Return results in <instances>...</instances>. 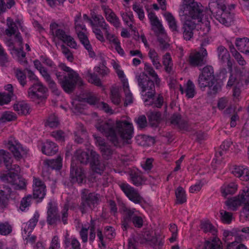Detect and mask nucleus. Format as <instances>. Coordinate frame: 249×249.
Returning a JSON list of instances; mask_svg holds the SVG:
<instances>
[{
  "mask_svg": "<svg viewBox=\"0 0 249 249\" xmlns=\"http://www.w3.org/2000/svg\"><path fill=\"white\" fill-rule=\"evenodd\" d=\"M221 242L217 237L205 242L204 249H222Z\"/></svg>",
  "mask_w": 249,
  "mask_h": 249,
  "instance_id": "36",
  "label": "nucleus"
},
{
  "mask_svg": "<svg viewBox=\"0 0 249 249\" xmlns=\"http://www.w3.org/2000/svg\"><path fill=\"white\" fill-rule=\"evenodd\" d=\"M232 174L241 180L248 181L249 180V169L244 166H235L232 171Z\"/></svg>",
  "mask_w": 249,
  "mask_h": 249,
  "instance_id": "25",
  "label": "nucleus"
},
{
  "mask_svg": "<svg viewBox=\"0 0 249 249\" xmlns=\"http://www.w3.org/2000/svg\"><path fill=\"white\" fill-rule=\"evenodd\" d=\"M69 209V204L65 203L61 211L60 216L56 204L53 201H50L48 204L46 220L48 224L50 226H56L57 223H60L61 221L64 225L67 224Z\"/></svg>",
  "mask_w": 249,
  "mask_h": 249,
  "instance_id": "4",
  "label": "nucleus"
},
{
  "mask_svg": "<svg viewBox=\"0 0 249 249\" xmlns=\"http://www.w3.org/2000/svg\"><path fill=\"white\" fill-rule=\"evenodd\" d=\"M147 115L149 122L152 125H156L161 120V114L159 111H149Z\"/></svg>",
  "mask_w": 249,
  "mask_h": 249,
  "instance_id": "41",
  "label": "nucleus"
},
{
  "mask_svg": "<svg viewBox=\"0 0 249 249\" xmlns=\"http://www.w3.org/2000/svg\"><path fill=\"white\" fill-rule=\"evenodd\" d=\"M87 77L89 82L97 86L100 87L102 86L101 80L96 74L89 72L87 74Z\"/></svg>",
  "mask_w": 249,
  "mask_h": 249,
  "instance_id": "58",
  "label": "nucleus"
},
{
  "mask_svg": "<svg viewBox=\"0 0 249 249\" xmlns=\"http://www.w3.org/2000/svg\"><path fill=\"white\" fill-rule=\"evenodd\" d=\"M200 228L205 233L210 232L214 235L216 232L215 228L209 221H202Z\"/></svg>",
  "mask_w": 249,
  "mask_h": 249,
  "instance_id": "47",
  "label": "nucleus"
},
{
  "mask_svg": "<svg viewBox=\"0 0 249 249\" xmlns=\"http://www.w3.org/2000/svg\"><path fill=\"white\" fill-rule=\"evenodd\" d=\"M100 195L95 193H89L88 190L82 191L81 202L79 209L82 214L86 213L89 210H93L99 203Z\"/></svg>",
  "mask_w": 249,
  "mask_h": 249,
  "instance_id": "7",
  "label": "nucleus"
},
{
  "mask_svg": "<svg viewBox=\"0 0 249 249\" xmlns=\"http://www.w3.org/2000/svg\"><path fill=\"white\" fill-rule=\"evenodd\" d=\"M46 189L33 188V198L36 199L37 202H40L46 195Z\"/></svg>",
  "mask_w": 249,
  "mask_h": 249,
  "instance_id": "53",
  "label": "nucleus"
},
{
  "mask_svg": "<svg viewBox=\"0 0 249 249\" xmlns=\"http://www.w3.org/2000/svg\"><path fill=\"white\" fill-rule=\"evenodd\" d=\"M59 67L61 70L67 72V74L62 73L57 71H54L59 83L65 92L71 93L74 90L77 84L79 86L83 85L81 77L73 70L67 66L64 63H60Z\"/></svg>",
  "mask_w": 249,
  "mask_h": 249,
  "instance_id": "2",
  "label": "nucleus"
},
{
  "mask_svg": "<svg viewBox=\"0 0 249 249\" xmlns=\"http://www.w3.org/2000/svg\"><path fill=\"white\" fill-rule=\"evenodd\" d=\"M9 62L8 55L3 47L0 48V65L1 66H5Z\"/></svg>",
  "mask_w": 249,
  "mask_h": 249,
  "instance_id": "64",
  "label": "nucleus"
},
{
  "mask_svg": "<svg viewBox=\"0 0 249 249\" xmlns=\"http://www.w3.org/2000/svg\"><path fill=\"white\" fill-rule=\"evenodd\" d=\"M96 127L116 147L121 146L122 140H130L134 135L132 124L126 120L117 121L115 125L109 122H103L97 124Z\"/></svg>",
  "mask_w": 249,
  "mask_h": 249,
  "instance_id": "1",
  "label": "nucleus"
},
{
  "mask_svg": "<svg viewBox=\"0 0 249 249\" xmlns=\"http://www.w3.org/2000/svg\"><path fill=\"white\" fill-rule=\"evenodd\" d=\"M119 187L130 200L135 204H141L143 201V198L138 190L128 183H121Z\"/></svg>",
  "mask_w": 249,
  "mask_h": 249,
  "instance_id": "11",
  "label": "nucleus"
},
{
  "mask_svg": "<svg viewBox=\"0 0 249 249\" xmlns=\"http://www.w3.org/2000/svg\"><path fill=\"white\" fill-rule=\"evenodd\" d=\"M122 227L124 231H126L132 223L135 227L141 228L143 226V219L142 214L135 208H131L125 206L121 209Z\"/></svg>",
  "mask_w": 249,
  "mask_h": 249,
  "instance_id": "3",
  "label": "nucleus"
},
{
  "mask_svg": "<svg viewBox=\"0 0 249 249\" xmlns=\"http://www.w3.org/2000/svg\"><path fill=\"white\" fill-rule=\"evenodd\" d=\"M42 76L44 78V80L48 83L49 87L53 89H55L56 87V85L55 82L52 79L51 75L49 73L46 68H44L39 71Z\"/></svg>",
  "mask_w": 249,
  "mask_h": 249,
  "instance_id": "42",
  "label": "nucleus"
},
{
  "mask_svg": "<svg viewBox=\"0 0 249 249\" xmlns=\"http://www.w3.org/2000/svg\"><path fill=\"white\" fill-rule=\"evenodd\" d=\"M59 124L58 118L54 114H52L49 117L46 123V125L51 128H54L57 127Z\"/></svg>",
  "mask_w": 249,
  "mask_h": 249,
  "instance_id": "62",
  "label": "nucleus"
},
{
  "mask_svg": "<svg viewBox=\"0 0 249 249\" xmlns=\"http://www.w3.org/2000/svg\"><path fill=\"white\" fill-rule=\"evenodd\" d=\"M47 90V89L40 82H37L28 89V96L34 100L41 99Z\"/></svg>",
  "mask_w": 249,
  "mask_h": 249,
  "instance_id": "15",
  "label": "nucleus"
},
{
  "mask_svg": "<svg viewBox=\"0 0 249 249\" xmlns=\"http://www.w3.org/2000/svg\"><path fill=\"white\" fill-rule=\"evenodd\" d=\"M40 214L38 212H36L32 218H31L29 221L26 223V226L24 228L22 234L25 237V234L28 232V234H30L33 231V230L36 227L37 222L38 221Z\"/></svg>",
  "mask_w": 249,
  "mask_h": 249,
  "instance_id": "28",
  "label": "nucleus"
},
{
  "mask_svg": "<svg viewBox=\"0 0 249 249\" xmlns=\"http://www.w3.org/2000/svg\"><path fill=\"white\" fill-rule=\"evenodd\" d=\"M214 16L217 20L226 26L231 25L232 21V16L227 10L217 11Z\"/></svg>",
  "mask_w": 249,
  "mask_h": 249,
  "instance_id": "18",
  "label": "nucleus"
},
{
  "mask_svg": "<svg viewBox=\"0 0 249 249\" xmlns=\"http://www.w3.org/2000/svg\"><path fill=\"white\" fill-rule=\"evenodd\" d=\"M110 93L112 102L116 105H119L121 103V97L118 89L116 88H113L111 89Z\"/></svg>",
  "mask_w": 249,
  "mask_h": 249,
  "instance_id": "51",
  "label": "nucleus"
},
{
  "mask_svg": "<svg viewBox=\"0 0 249 249\" xmlns=\"http://www.w3.org/2000/svg\"><path fill=\"white\" fill-rule=\"evenodd\" d=\"M144 70L154 79L156 86L159 87L161 80L153 67L149 63L146 62L144 63Z\"/></svg>",
  "mask_w": 249,
  "mask_h": 249,
  "instance_id": "32",
  "label": "nucleus"
},
{
  "mask_svg": "<svg viewBox=\"0 0 249 249\" xmlns=\"http://www.w3.org/2000/svg\"><path fill=\"white\" fill-rule=\"evenodd\" d=\"M18 174L14 172H9L7 174H3L0 176L1 180L10 183L12 185L18 183Z\"/></svg>",
  "mask_w": 249,
  "mask_h": 249,
  "instance_id": "35",
  "label": "nucleus"
},
{
  "mask_svg": "<svg viewBox=\"0 0 249 249\" xmlns=\"http://www.w3.org/2000/svg\"><path fill=\"white\" fill-rule=\"evenodd\" d=\"M143 237L145 241L149 242L151 245H156L158 242V238L150 231H145L143 234Z\"/></svg>",
  "mask_w": 249,
  "mask_h": 249,
  "instance_id": "57",
  "label": "nucleus"
},
{
  "mask_svg": "<svg viewBox=\"0 0 249 249\" xmlns=\"http://www.w3.org/2000/svg\"><path fill=\"white\" fill-rule=\"evenodd\" d=\"M197 85L202 91H204L206 88L208 87L210 90L208 94L210 95L215 94L221 89V86L216 78L206 77L201 74L198 76Z\"/></svg>",
  "mask_w": 249,
  "mask_h": 249,
  "instance_id": "10",
  "label": "nucleus"
},
{
  "mask_svg": "<svg viewBox=\"0 0 249 249\" xmlns=\"http://www.w3.org/2000/svg\"><path fill=\"white\" fill-rule=\"evenodd\" d=\"M0 165L3 163L5 167H10L11 162H13V158L11 154L8 151L3 150H0Z\"/></svg>",
  "mask_w": 249,
  "mask_h": 249,
  "instance_id": "34",
  "label": "nucleus"
},
{
  "mask_svg": "<svg viewBox=\"0 0 249 249\" xmlns=\"http://www.w3.org/2000/svg\"><path fill=\"white\" fill-rule=\"evenodd\" d=\"M90 15L92 18L90 25L93 33L97 40L101 42H105V38L102 31L106 32V31L109 30V25L107 23L102 15L97 14L94 10L90 11Z\"/></svg>",
  "mask_w": 249,
  "mask_h": 249,
  "instance_id": "6",
  "label": "nucleus"
},
{
  "mask_svg": "<svg viewBox=\"0 0 249 249\" xmlns=\"http://www.w3.org/2000/svg\"><path fill=\"white\" fill-rule=\"evenodd\" d=\"M139 87L142 93L146 92L145 95L149 98H152L155 93L154 82L148 78L144 72H142L136 76Z\"/></svg>",
  "mask_w": 249,
  "mask_h": 249,
  "instance_id": "9",
  "label": "nucleus"
},
{
  "mask_svg": "<svg viewBox=\"0 0 249 249\" xmlns=\"http://www.w3.org/2000/svg\"><path fill=\"white\" fill-rule=\"evenodd\" d=\"M235 45L239 51L249 55V39L248 38H236Z\"/></svg>",
  "mask_w": 249,
  "mask_h": 249,
  "instance_id": "30",
  "label": "nucleus"
},
{
  "mask_svg": "<svg viewBox=\"0 0 249 249\" xmlns=\"http://www.w3.org/2000/svg\"><path fill=\"white\" fill-rule=\"evenodd\" d=\"M200 74L206 77H211L213 78H215L214 75L213 69L211 66H206L204 67L201 70V72Z\"/></svg>",
  "mask_w": 249,
  "mask_h": 249,
  "instance_id": "61",
  "label": "nucleus"
},
{
  "mask_svg": "<svg viewBox=\"0 0 249 249\" xmlns=\"http://www.w3.org/2000/svg\"><path fill=\"white\" fill-rule=\"evenodd\" d=\"M13 227L8 222H0V235L7 236L12 231Z\"/></svg>",
  "mask_w": 249,
  "mask_h": 249,
  "instance_id": "48",
  "label": "nucleus"
},
{
  "mask_svg": "<svg viewBox=\"0 0 249 249\" xmlns=\"http://www.w3.org/2000/svg\"><path fill=\"white\" fill-rule=\"evenodd\" d=\"M186 87V96L188 98H192L196 94V92L195 89V86L192 81L188 80L187 83L185 85Z\"/></svg>",
  "mask_w": 249,
  "mask_h": 249,
  "instance_id": "44",
  "label": "nucleus"
},
{
  "mask_svg": "<svg viewBox=\"0 0 249 249\" xmlns=\"http://www.w3.org/2000/svg\"><path fill=\"white\" fill-rule=\"evenodd\" d=\"M135 122L140 129L145 128L147 126V122L146 117L144 115L139 116L135 119Z\"/></svg>",
  "mask_w": 249,
  "mask_h": 249,
  "instance_id": "63",
  "label": "nucleus"
},
{
  "mask_svg": "<svg viewBox=\"0 0 249 249\" xmlns=\"http://www.w3.org/2000/svg\"><path fill=\"white\" fill-rule=\"evenodd\" d=\"M32 199V196L31 195L24 197L20 201L19 209L22 211H25L30 206Z\"/></svg>",
  "mask_w": 249,
  "mask_h": 249,
  "instance_id": "54",
  "label": "nucleus"
},
{
  "mask_svg": "<svg viewBox=\"0 0 249 249\" xmlns=\"http://www.w3.org/2000/svg\"><path fill=\"white\" fill-rule=\"evenodd\" d=\"M62 158L58 156L56 159L46 160V164L52 169L60 170L62 166Z\"/></svg>",
  "mask_w": 249,
  "mask_h": 249,
  "instance_id": "37",
  "label": "nucleus"
},
{
  "mask_svg": "<svg viewBox=\"0 0 249 249\" xmlns=\"http://www.w3.org/2000/svg\"><path fill=\"white\" fill-rule=\"evenodd\" d=\"M220 220L222 223L226 224H230L233 219V213L227 212L224 210H221L219 211Z\"/></svg>",
  "mask_w": 249,
  "mask_h": 249,
  "instance_id": "46",
  "label": "nucleus"
},
{
  "mask_svg": "<svg viewBox=\"0 0 249 249\" xmlns=\"http://www.w3.org/2000/svg\"><path fill=\"white\" fill-rule=\"evenodd\" d=\"M86 178L83 169L80 167L74 166L73 163L71 164L70 171V181L72 183H82Z\"/></svg>",
  "mask_w": 249,
  "mask_h": 249,
  "instance_id": "16",
  "label": "nucleus"
},
{
  "mask_svg": "<svg viewBox=\"0 0 249 249\" xmlns=\"http://www.w3.org/2000/svg\"><path fill=\"white\" fill-rule=\"evenodd\" d=\"M162 64L164 70L169 75L174 74V64L171 55L169 53H166L162 57Z\"/></svg>",
  "mask_w": 249,
  "mask_h": 249,
  "instance_id": "22",
  "label": "nucleus"
},
{
  "mask_svg": "<svg viewBox=\"0 0 249 249\" xmlns=\"http://www.w3.org/2000/svg\"><path fill=\"white\" fill-rule=\"evenodd\" d=\"M102 9L104 12L107 20L112 24L115 27H119L121 23L119 18L117 17L115 13L105 5H103L102 6Z\"/></svg>",
  "mask_w": 249,
  "mask_h": 249,
  "instance_id": "20",
  "label": "nucleus"
},
{
  "mask_svg": "<svg viewBox=\"0 0 249 249\" xmlns=\"http://www.w3.org/2000/svg\"><path fill=\"white\" fill-rule=\"evenodd\" d=\"M184 9L185 15L197 22L202 21L204 11L203 7L194 0H185Z\"/></svg>",
  "mask_w": 249,
  "mask_h": 249,
  "instance_id": "8",
  "label": "nucleus"
},
{
  "mask_svg": "<svg viewBox=\"0 0 249 249\" xmlns=\"http://www.w3.org/2000/svg\"><path fill=\"white\" fill-rule=\"evenodd\" d=\"M151 25L153 27V30L157 34L162 35L165 33V30L163 27L159 20L152 23Z\"/></svg>",
  "mask_w": 249,
  "mask_h": 249,
  "instance_id": "59",
  "label": "nucleus"
},
{
  "mask_svg": "<svg viewBox=\"0 0 249 249\" xmlns=\"http://www.w3.org/2000/svg\"><path fill=\"white\" fill-rule=\"evenodd\" d=\"M100 65L95 67V71L102 76H107L109 72V69L106 67V61L103 56H100Z\"/></svg>",
  "mask_w": 249,
  "mask_h": 249,
  "instance_id": "40",
  "label": "nucleus"
},
{
  "mask_svg": "<svg viewBox=\"0 0 249 249\" xmlns=\"http://www.w3.org/2000/svg\"><path fill=\"white\" fill-rule=\"evenodd\" d=\"M208 53L206 49L202 52H197L190 53L188 62L193 67H199L206 63V58Z\"/></svg>",
  "mask_w": 249,
  "mask_h": 249,
  "instance_id": "14",
  "label": "nucleus"
},
{
  "mask_svg": "<svg viewBox=\"0 0 249 249\" xmlns=\"http://www.w3.org/2000/svg\"><path fill=\"white\" fill-rule=\"evenodd\" d=\"M74 135V141L77 143H83L84 140L86 139L88 137V133L83 127L80 129L75 132Z\"/></svg>",
  "mask_w": 249,
  "mask_h": 249,
  "instance_id": "43",
  "label": "nucleus"
},
{
  "mask_svg": "<svg viewBox=\"0 0 249 249\" xmlns=\"http://www.w3.org/2000/svg\"><path fill=\"white\" fill-rule=\"evenodd\" d=\"M7 146L13 153L14 158L17 160H20L24 158L28 153V150L16 141L13 142L9 141Z\"/></svg>",
  "mask_w": 249,
  "mask_h": 249,
  "instance_id": "13",
  "label": "nucleus"
},
{
  "mask_svg": "<svg viewBox=\"0 0 249 249\" xmlns=\"http://www.w3.org/2000/svg\"><path fill=\"white\" fill-rule=\"evenodd\" d=\"M106 39L108 41L109 43L113 44L114 46L117 45L120 42L118 37L114 34H111L109 33V30L106 31L105 32Z\"/></svg>",
  "mask_w": 249,
  "mask_h": 249,
  "instance_id": "60",
  "label": "nucleus"
},
{
  "mask_svg": "<svg viewBox=\"0 0 249 249\" xmlns=\"http://www.w3.org/2000/svg\"><path fill=\"white\" fill-rule=\"evenodd\" d=\"M15 4L14 0H0V16L10 9Z\"/></svg>",
  "mask_w": 249,
  "mask_h": 249,
  "instance_id": "50",
  "label": "nucleus"
},
{
  "mask_svg": "<svg viewBox=\"0 0 249 249\" xmlns=\"http://www.w3.org/2000/svg\"><path fill=\"white\" fill-rule=\"evenodd\" d=\"M100 149L103 156L106 159L110 158L114 152V150L112 149L111 146L107 144L104 146V147H100Z\"/></svg>",
  "mask_w": 249,
  "mask_h": 249,
  "instance_id": "55",
  "label": "nucleus"
},
{
  "mask_svg": "<svg viewBox=\"0 0 249 249\" xmlns=\"http://www.w3.org/2000/svg\"><path fill=\"white\" fill-rule=\"evenodd\" d=\"M42 152L47 156H52L56 153L58 150L57 145L49 140H47L42 147Z\"/></svg>",
  "mask_w": 249,
  "mask_h": 249,
  "instance_id": "26",
  "label": "nucleus"
},
{
  "mask_svg": "<svg viewBox=\"0 0 249 249\" xmlns=\"http://www.w3.org/2000/svg\"><path fill=\"white\" fill-rule=\"evenodd\" d=\"M167 21L169 27L172 31L178 32L177 21L173 15L169 12L166 13L164 15Z\"/></svg>",
  "mask_w": 249,
  "mask_h": 249,
  "instance_id": "49",
  "label": "nucleus"
},
{
  "mask_svg": "<svg viewBox=\"0 0 249 249\" xmlns=\"http://www.w3.org/2000/svg\"><path fill=\"white\" fill-rule=\"evenodd\" d=\"M238 185L235 182L225 183L220 188L222 196L226 197L228 195H232L237 191Z\"/></svg>",
  "mask_w": 249,
  "mask_h": 249,
  "instance_id": "23",
  "label": "nucleus"
},
{
  "mask_svg": "<svg viewBox=\"0 0 249 249\" xmlns=\"http://www.w3.org/2000/svg\"><path fill=\"white\" fill-rule=\"evenodd\" d=\"M6 28L4 34L8 37L14 36L15 41L17 42L18 45H21L23 42L22 38L18 32V27L13 19L10 17L6 19Z\"/></svg>",
  "mask_w": 249,
  "mask_h": 249,
  "instance_id": "12",
  "label": "nucleus"
},
{
  "mask_svg": "<svg viewBox=\"0 0 249 249\" xmlns=\"http://www.w3.org/2000/svg\"><path fill=\"white\" fill-rule=\"evenodd\" d=\"M225 205L228 207V209L231 211H235L241 205H243L238 197V195L228 198L225 202Z\"/></svg>",
  "mask_w": 249,
  "mask_h": 249,
  "instance_id": "31",
  "label": "nucleus"
},
{
  "mask_svg": "<svg viewBox=\"0 0 249 249\" xmlns=\"http://www.w3.org/2000/svg\"><path fill=\"white\" fill-rule=\"evenodd\" d=\"M170 123L181 130H187L188 128L187 122L182 120L181 115L178 114H174L171 117Z\"/></svg>",
  "mask_w": 249,
  "mask_h": 249,
  "instance_id": "24",
  "label": "nucleus"
},
{
  "mask_svg": "<svg viewBox=\"0 0 249 249\" xmlns=\"http://www.w3.org/2000/svg\"><path fill=\"white\" fill-rule=\"evenodd\" d=\"M87 33H82L77 34V36L80 43L84 46L85 49L88 51L89 56L91 58H94L96 56L92 47L90 43Z\"/></svg>",
  "mask_w": 249,
  "mask_h": 249,
  "instance_id": "19",
  "label": "nucleus"
},
{
  "mask_svg": "<svg viewBox=\"0 0 249 249\" xmlns=\"http://www.w3.org/2000/svg\"><path fill=\"white\" fill-rule=\"evenodd\" d=\"M129 175L131 183L136 186L142 185L144 181L142 173L138 170H132Z\"/></svg>",
  "mask_w": 249,
  "mask_h": 249,
  "instance_id": "27",
  "label": "nucleus"
},
{
  "mask_svg": "<svg viewBox=\"0 0 249 249\" xmlns=\"http://www.w3.org/2000/svg\"><path fill=\"white\" fill-rule=\"evenodd\" d=\"M148 56L156 70H160L161 68L162 65L160 62V56L154 49L149 48Z\"/></svg>",
  "mask_w": 249,
  "mask_h": 249,
  "instance_id": "29",
  "label": "nucleus"
},
{
  "mask_svg": "<svg viewBox=\"0 0 249 249\" xmlns=\"http://www.w3.org/2000/svg\"><path fill=\"white\" fill-rule=\"evenodd\" d=\"M196 23L191 20H186L183 25V35L184 39L189 40L193 37V31L196 28Z\"/></svg>",
  "mask_w": 249,
  "mask_h": 249,
  "instance_id": "21",
  "label": "nucleus"
},
{
  "mask_svg": "<svg viewBox=\"0 0 249 249\" xmlns=\"http://www.w3.org/2000/svg\"><path fill=\"white\" fill-rule=\"evenodd\" d=\"M175 195L177 204H182L186 202L187 198L185 191L182 187L179 186L177 188L175 191Z\"/></svg>",
  "mask_w": 249,
  "mask_h": 249,
  "instance_id": "39",
  "label": "nucleus"
},
{
  "mask_svg": "<svg viewBox=\"0 0 249 249\" xmlns=\"http://www.w3.org/2000/svg\"><path fill=\"white\" fill-rule=\"evenodd\" d=\"M14 73L20 85L23 87L26 86L27 83L26 73L18 69L15 70Z\"/></svg>",
  "mask_w": 249,
  "mask_h": 249,
  "instance_id": "45",
  "label": "nucleus"
},
{
  "mask_svg": "<svg viewBox=\"0 0 249 249\" xmlns=\"http://www.w3.org/2000/svg\"><path fill=\"white\" fill-rule=\"evenodd\" d=\"M238 197H239L243 204H249V188L245 187L240 190Z\"/></svg>",
  "mask_w": 249,
  "mask_h": 249,
  "instance_id": "52",
  "label": "nucleus"
},
{
  "mask_svg": "<svg viewBox=\"0 0 249 249\" xmlns=\"http://www.w3.org/2000/svg\"><path fill=\"white\" fill-rule=\"evenodd\" d=\"M13 107L15 111L21 115H26L29 113L30 109L29 105L23 101L15 104Z\"/></svg>",
  "mask_w": 249,
  "mask_h": 249,
  "instance_id": "33",
  "label": "nucleus"
},
{
  "mask_svg": "<svg viewBox=\"0 0 249 249\" xmlns=\"http://www.w3.org/2000/svg\"><path fill=\"white\" fill-rule=\"evenodd\" d=\"M87 229L89 230V241L93 242L96 236V221L95 220L91 219L89 225Z\"/></svg>",
  "mask_w": 249,
  "mask_h": 249,
  "instance_id": "56",
  "label": "nucleus"
},
{
  "mask_svg": "<svg viewBox=\"0 0 249 249\" xmlns=\"http://www.w3.org/2000/svg\"><path fill=\"white\" fill-rule=\"evenodd\" d=\"M74 157L81 163L84 164H87L89 159V154L81 149H78L76 151Z\"/></svg>",
  "mask_w": 249,
  "mask_h": 249,
  "instance_id": "38",
  "label": "nucleus"
},
{
  "mask_svg": "<svg viewBox=\"0 0 249 249\" xmlns=\"http://www.w3.org/2000/svg\"><path fill=\"white\" fill-rule=\"evenodd\" d=\"M217 53L219 60L222 63H227L228 68L231 70L232 63L230 58V55L227 49L223 46H219L217 48Z\"/></svg>",
  "mask_w": 249,
  "mask_h": 249,
  "instance_id": "17",
  "label": "nucleus"
},
{
  "mask_svg": "<svg viewBox=\"0 0 249 249\" xmlns=\"http://www.w3.org/2000/svg\"><path fill=\"white\" fill-rule=\"evenodd\" d=\"M50 33L53 37L57 38L62 41L68 46L72 49L77 48V43L74 38L70 34L69 30L63 29L61 26L56 22H52L50 25Z\"/></svg>",
  "mask_w": 249,
  "mask_h": 249,
  "instance_id": "5",
  "label": "nucleus"
}]
</instances>
